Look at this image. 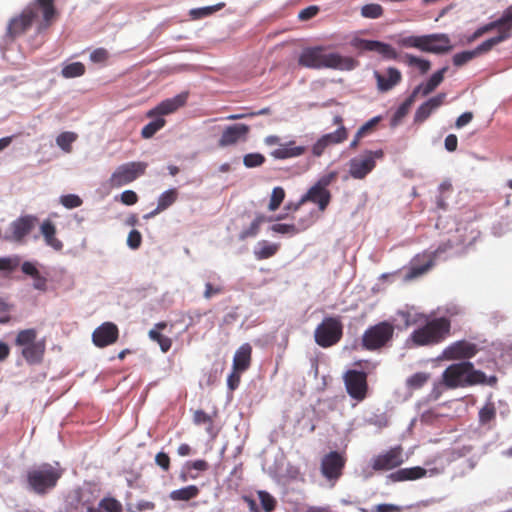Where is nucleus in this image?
<instances>
[{
  "instance_id": "1",
  "label": "nucleus",
  "mask_w": 512,
  "mask_h": 512,
  "mask_svg": "<svg viewBox=\"0 0 512 512\" xmlns=\"http://www.w3.org/2000/svg\"><path fill=\"white\" fill-rule=\"evenodd\" d=\"M298 64L309 69L352 70L358 62L339 53H327L325 46H313L302 50Z\"/></svg>"
},
{
  "instance_id": "2",
  "label": "nucleus",
  "mask_w": 512,
  "mask_h": 512,
  "mask_svg": "<svg viewBox=\"0 0 512 512\" xmlns=\"http://www.w3.org/2000/svg\"><path fill=\"white\" fill-rule=\"evenodd\" d=\"M450 334V319L437 317L427 320L424 325L415 329L410 335V340L417 347L433 346L442 343Z\"/></svg>"
},
{
  "instance_id": "3",
  "label": "nucleus",
  "mask_w": 512,
  "mask_h": 512,
  "mask_svg": "<svg viewBox=\"0 0 512 512\" xmlns=\"http://www.w3.org/2000/svg\"><path fill=\"white\" fill-rule=\"evenodd\" d=\"M483 372L476 370L469 361H461L449 365L442 373L441 384L448 389L465 388L483 381Z\"/></svg>"
},
{
  "instance_id": "4",
  "label": "nucleus",
  "mask_w": 512,
  "mask_h": 512,
  "mask_svg": "<svg viewBox=\"0 0 512 512\" xmlns=\"http://www.w3.org/2000/svg\"><path fill=\"white\" fill-rule=\"evenodd\" d=\"M64 470L57 463H43L28 470L26 479L31 491L38 495H45L53 490L63 475Z\"/></svg>"
},
{
  "instance_id": "5",
  "label": "nucleus",
  "mask_w": 512,
  "mask_h": 512,
  "mask_svg": "<svg viewBox=\"0 0 512 512\" xmlns=\"http://www.w3.org/2000/svg\"><path fill=\"white\" fill-rule=\"evenodd\" d=\"M397 43L402 47L417 48L434 54L447 53L452 49L449 36L443 33L402 37Z\"/></svg>"
},
{
  "instance_id": "6",
  "label": "nucleus",
  "mask_w": 512,
  "mask_h": 512,
  "mask_svg": "<svg viewBox=\"0 0 512 512\" xmlns=\"http://www.w3.org/2000/svg\"><path fill=\"white\" fill-rule=\"evenodd\" d=\"M15 345L21 347V355L29 365L42 363L46 343L37 341V330L34 328L20 330L15 338Z\"/></svg>"
},
{
  "instance_id": "7",
  "label": "nucleus",
  "mask_w": 512,
  "mask_h": 512,
  "mask_svg": "<svg viewBox=\"0 0 512 512\" xmlns=\"http://www.w3.org/2000/svg\"><path fill=\"white\" fill-rule=\"evenodd\" d=\"M343 337V323L339 316L325 317L314 331V340L322 348L332 347Z\"/></svg>"
},
{
  "instance_id": "8",
  "label": "nucleus",
  "mask_w": 512,
  "mask_h": 512,
  "mask_svg": "<svg viewBox=\"0 0 512 512\" xmlns=\"http://www.w3.org/2000/svg\"><path fill=\"white\" fill-rule=\"evenodd\" d=\"M147 166L148 164L142 161H133L119 165L108 180L110 188H120L135 181L145 174Z\"/></svg>"
},
{
  "instance_id": "9",
  "label": "nucleus",
  "mask_w": 512,
  "mask_h": 512,
  "mask_svg": "<svg viewBox=\"0 0 512 512\" xmlns=\"http://www.w3.org/2000/svg\"><path fill=\"white\" fill-rule=\"evenodd\" d=\"M394 326L383 321L369 327L362 336V346L367 350H377L384 347L393 337Z\"/></svg>"
},
{
  "instance_id": "10",
  "label": "nucleus",
  "mask_w": 512,
  "mask_h": 512,
  "mask_svg": "<svg viewBox=\"0 0 512 512\" xmlns=\"http://www.w3.org/2000/svg\"><path fill=\"white\" fill-rule=\"evenodd\" d=\"M367 373L355 369H349L343 374V382L347 394L355 401L362 402L368 396Z\"/></svg>"
},
{
  "instance_id": "11",
  "label": "nucleus",
  "mask_w": 512,
  "mask_h": 512,
  "mask_svg": "<svg viewBox=\"0 0 512 512\" xmlns=\"http://www.w3.org/2000/svg\"><path fill=\"white\" fill-rule=\"evenodd\" d=\"M26 8H32L35 13L37 33L51 27L59 16L54 0H34Z\"/></svg>"
},
{
  "instance_id": "12",
  "label": "nucleus",
  "mask_w": 512,
  "mask_h": 512,
  "mask_svg": "<svg viewBox=\"0 0 512 512\" xmlns=\"http://www.w3.org/2000/svg\"><path fill=\"white\" fill-rule=\"evenodd\" d=\"M404 461L403 448L398 445L375 455L370 460V467L375 472H385L400 467Z\"/></svg>"
},
{
  "instance_id": "13",
  "label": "nucleus",
  "mask_w": 512,
  "mask_h": 512,
  "mask_svg": "<svg viewBox=\"0 0 512 512\" xmlns=\"http://www.w3.org/2000/svg\"><path fill=\"white\" fill-rule=\"evenodd\" d=\"M384 152L367 150L361 157L353 158L349 162V174L354 179H364L376 166V160L382 159Z\"/></svg>"
},
{
  "instance_id": "14",
  "label": "nucleus",
  "mask_w": 512,
  "mask_h": 512,
  "mask_svg": "<svg viewBox=\"0 0 512 512\" xmlns=\"http://www.w3.org/2000/svg\"><path fill=\"white\" fill-rule=\"evenodd\" d=\"M345 465L346 457L337 451H331L322 458L320 469L323 477L334 486L343 475Z\"/></svg>"
},
{
  "instance_id": "15",
  "label": "nucleus",
  "mask_w": 512,
  "mask_h": 512,
  "mask_svg": "<svg viewBox=\"0 0 512 512\" xmlns=\"http://www.w3.org/2000/svg\"><path fill=\"white\" fill-rule=\"evenodd\" d=\"M33 24L36 25L35 13L32 8L25 7L18 16L9 21L6 36L14 40L26 33Z\"/></svg>"
},
{
  "instance_id": "16",
  "label": "nucleus",
  "mask_w": 512,
  "mask_h": 512,
  "mask_svg": "<svg viewBox=\"0 0 512 512\" xmlns=\"http://www.w3.org/2000/svg\"><path fill=\"white\" fill-rule=\"evenodd\" d=\"M479 352V347L467 340H458L451 343L443 351V357L447 360H465L474 357Z\"/></svg>"
},
{
  "instance_id": "17",
  "label": "nucleus",
  "mask_w": 512,
  "mask_h": 512,
  "mask_svg": "<svg viewBox=\"0 0 512 512\" xmlns=\"http://www.w3.org/2000/svg\"><path fill=\"white\" fill-rule=\"evenodd\" d=\"M353 46L361 51H374L380 54L384 59L397 60L399 53L390 44L367 39H356L353 41Z\"/></svg>"
},
{
  "instance_id": "18",
  "label": "nucleus",
  "mask_w": 512,
  "mask_h": 512,
  "mask_svg": "<svg viewBox=\"0 0 512 512\" xmlns=\"http://www.w3.org/2000/svg\"><path fill=\"white\" fill-rule=\"evenodd\" d=\"M119 337V330L116 324L104 322L97 327L92 334V341L95 346L104 348L114 344Z\"/></svg>"
},
{
  "instance_id": "19",
  "label": "nucleus",
  "mask_w": 512,
  "mask_h": 512,
  "mask_svg": "<svg viewBox=\"0 0 512 512\" xmlns=\"http://www.w3.org/2000/svg\"><path fill=\"white\" fill-rule=\"evenodd\" d=\"M332 199V195L329 190H324L315 185L311 186L308 191L301 197L299 203L296 206V209L306 203L311 202L317 205V212L323 213L327 207L329 206Z\"/></svg>"
},
{
  "instance_id": "20",
  "label": "nucleus",
  "mask_w": 512,
  "mask_h": 512,
  "mask_svg": "<svg viewBox=\"0 0 512 512\" xmlns=\"http://www.w3.org/2000/svg\"><path fill=\"white\" fill-rule=\"evenodd\" d=\"M249 126L246 124H234L226 127L218 141L219 147L235 145L240 140H245L249 133Z\"/></svg>"
},
{
  "instance_id": "21",
  "label": "nucleus",
  "mask_w": 512,
  "mask_h": 512,
  "mask_svg": "<svg viewBox=\"0 0 512 512\" xmlns=\"http://www.w3.org/2000/svg\"><path fill=\"white\" fill-rule=\"evenodd\" d=\"M187 101V94H178L173 98L166 99L159 103L155 108L147 112V117L152 118L156 116L168 115L180 107L184 106Z\"/></svg>"
},
{
  "instance_id": "22",
  "label": "nucleus",
  "mask_w": 512,
  "mask_h": 512,
  "mask_svg": "<svg viewBox=\"0 0 512 512\" xmlns=\"http://www.w3.org/2000/svg\"><path fill=\"white\" fill-rule=\"evenodd\" d=\"M374 77L377 82V89L380 92H388L398 85L402 80V74L400 70L394 67H389L386 70V75L379 71H374Z\"/></svg>"
},
{
  "instance_id": "23",
  "label": "nucleus",
  "mask_w": 512,
  "mask_h": 512,
  "mask_svg": "<svg viewBox=\"0 0 512 512\" xmlns=\"http://www.w3.org/2000/svg\"><path fill=\"white\" fill-rule=\"evenodd\" d=\"M445 98V93H439L438 95L428 99L426 102L421 104L415 112L414 122L423 123L425 120H427L435 110L443 105Z\"/></svg>"
},
{
  "instance_id": "24",
  "label": "nucleus",
  "mask_w": 512,
  "mask_h": 512,
  "mask_svg": "<svg viewBox=\"0 0 512 512\" xmlns=\"http://www.w3.org/2000/svg\"><path fill=\"white\" fill-rule=\"evenodd\" d=\"M38 219L34 216H23L11 223L12 238L15 241H21L35 227Z\"/></svg>"
},
{
  "instance_id": "25",
  "label": "nucleus",
  "mask_w": 512,
  "mask_h": 512,
  "mask_svg": "<svg viewBox=\"0 0 512 512\" xmlns=\"http://www.w3.org/2000/svg\"><path fill=\"white\" fill-rule=\"evenodd\" d=\"M482 36L492 30H497L498 34L500 31L508 29L509 36L512 35V6L508 8L503 15L492 22H489L478 28Z\"/></svg>"
},
{
  "instance_id": "26",
  "label": "nucleus",
  "mask_w": 512,
  "mask_h": 512,
  "mask_svg": "<svg viewBox=\"0 0 512 512\" xmlns=\"http://www.w3.org/2000/svg\"><path fill=\"white\" fill-rule=\"evenodd\" d=\"M482 36L492 30H497L498 34L500 31L508 29L509 36L512 35V6L508 8L503 15L492 22H489L478 28Z\"/></svg>"
},
{
  "instance_id": "27",
  "label": "nucleus",
  "mask_w": 512,
  "mask_h": 512,
  "mask_svg": "<svg viewBox=\"0 0 512 512\" xmlns=\"http://www.w3.org/2000/svg\"><path fill=\"white\" fill-rule=\"evenodd\" d=\"M306 152L305 146H297L294 140L286 143H281L278 148L273 150L270 155L279 160L295 158L303 155Z\"/></svg>"
},
{
  "instance_id": "28",
  "label": "nucleus",
  "mask_w": 512,
  "mask_h": 512,
  "mask_svg": "<svg viewBox=\"0 0 512 512\" xmlns=\"http://www.w3.org/2000/svg\"><path fill=\"white\" fill-rule=\"evenodd\" d=\"M426 474V469L420 466H415L410 468L398 469L397 471L389 474L388 478L392 482L413 481L425 477Z\"/></svg>"
},
{
  "instance_id": "29",
  "label": "nucleus",
  "mask_w": 512,
  "mask_h": 512,
  "mask_svg": "<svg viewBox=\"0 0 512 512\" xmlns=\"http://www.w3.org/2000/svg\"><path fill=\"white\" fill-rule=\"evenodd\" d=\"M252 347L249 343H244L235 352L233 357V369L236 371H246L251 365Z\"/></svg>"
},
{
  "instance_id": "30",
  "label": "nucleus",
  "mask_w": 512,
  "mask_h": 512,
  "mask_svg": "<svg viewBox=\"0 0 512 512\" xmlns=\"http://www.w3.org/2000/svg\"><path fill=\"white\" fill-rule=\"evenodd\" d=\"M497 416L495 403L488 400L478 412V422L481 427L492 429Z\"/></svg>"
},
{
  "instance_id": "31",
  "label": "nucleus",
  "mask_w": 512,
  "mask_h": 512,
  "mask_svg": "<svg viewBox=\"0 0 512 512\" xmlns=\"http://www.w3.org/2000/svg\"><path fill=\"white\" fill-rule=\"evenodd\" d=\"M41 233L48 246L52 247L56 251H60L63 248V243L56 238L55 225L50 220H46L42 223Z\"/></svg>"
},
{
  "instance_id": "32",
  "label": "nucleus",
  "mask_w": 512,
  "mask_h": 512,
  "mask_svg": "<svg viewBox=\"0 0 512 512\" xmlns=\"http://www.w3.org/2000/svg\"><path fill=\"white\" fill-rule=\"evenodd\" d=\"M69 498L71 499L69 503L71 510L74 509L75 512H88V507L93 506V502L86 497V493L81 489L74 490Z\"/></svg>"
},
{
  "instance_id": "33",
  "label": "nucleus",
  "mask_w": 512,
  "mask_h": 512,
  "mask_svg": "<svg viewBox=\"0 0 512 512\" xmlns=\"http://www.w3.org/2000/svg\"><path fill=\"white\" fill-rule=\"evenodd\" d=\"M510 37L511 36L508 34V29L500 31V34L485 40L474 49L476 56H480L491 51L494 46L508 40Z\"/></svg>"
},
{
  "instance_id": "34",
  "label": "nucleus",
  "mask_w": 512,
  "mask_h": 512,
  "mask_svg": "<svg viewBox=\"0 0 512 512\" xmlns=\"http://www.w3.org/2000/svg\"><path fill=\"white\" fill-rule=\"evenodd\" d=\"M421 86H417L412 94L398 107L391 119V125L397 126L402 119L408 114L412 104L415 101L416 95L420 92Z\"/></svg>"
},
{
  "instance_id": "35",
  "label": "nucleus",
  "mask_w": 512,
  "mask_h": 512,
  "mask_svg": "<svg viewBox=\"0 0 512 512\" xmlns=\"http://www.w3.org/2000/svg\"><path fill=\"white\" fill-rule=\"evenodd\" d=\"M279 247H280L279 244L269 243L266 240H262V241L258 242V244L254 250V255H255L256 259H258V260L268 259V258L274 256L278 252Z\"/></svg>"
},
{
  "instance_id": "36",
  "label": "nucleus",
  "mask_w": 512,
  "mask_h": 512,
  "mask_svg": "<svg viewBox=\"0 0 512 512\" xmlns=\"http://www.w3.org/2000/svg\"><path fill=\"white\" fill-rule=\"evenodd\" d=\"M266 221H272L271 218H266L263 214H257L248 228L243 229L239 234L240 240H246L258 235L261 225Z\"/></svg>"
},
{
  "instance_id": "37",
  "label": "nucleus",
  "mask_w": 512,
  "mask_h": 512,
  "mask_svg": "<svg viewBox=\"0 0 512 512\" xmlns=\"http://www.w3.org/2000/svg\"><path fill=\"white\" fill-rule=\"evenodd\" d=\"M200 493L196 485H189L177 490H173L169 497L173 501H189L196 498Z\"/></svg>"
},
{
  "instance_id": "38",
  "label": "nucleus",
  "mask_w": 512,
  "mask_h": 512,
  "mask_svg": "<svg viewBox=\"0 0 512 512\" xmlns=\"http://www.w3.org/2000/svg\"><path fill=\"white\" fill-rule=\"evenodd\" d=\"M447 70L448 67H443L442 69L435 72L424 85H420V91L422 92L423 96H427L441 84Z\"/></svg>"
},
{
  "instance_id": "39",
  "label": "nucleus",
  "mask_w": 512,
  "mask_h": 512,
  "mask_svg": "<svg viewBox=\"0 0 512 512\" xmlns=\"http://www.w3.org/2000/svg\"><path fill=\"white\" fill-rule=\"evenodd\" d=\"M178 198V192L175 188L163 192L157 202L158 210H166L173 205Z\"/></svg>"
},
{
  "instance_id": "40",
  "label": "nucleus",
  "mask_w": 512,
  "mask_h": 512,
  "mask_svg": "<svg viewBox=\"0 0 512 512\" xmlns=\"http://www.w3.org/2000/svg\"><path fill=\"white\" fill-rule=\"evenodd\" d=\"M430 379V374L426 372H417L406 380V386L410 390L422 388Z\"/></svg>"
},
{
  "instance_id": "41",
  "label": "nucleus",
  "mask_w": 512,
  "mask_h": 512,
  "mask_svg": "<svg viewBox=\"0 0 512 512\" xmlns=\"http://www.w3.org/2000/svg\"><path fill=\"white\" fill-rule=\"evenodd\" d=\"M165 123L166 121L164 118L157 117L142 128L141 136L145 139L153 137L161 128L164 127Z\"/></svg>"
},
{
  "instance_id": "42",
  "label": "nucleus",
  "mask_w": 512,
  "mask_h": 512,
  "mask_svg": "<svg viewBox=\"0 0 512 512\" xmlns=\"http://www.w3.org/2000/svg\"><path fill=\"white\" fill-rule=\"evenodd\" d=\"M85 65L81 62H73L62 68L61 75L64 78H75L85 74Z\"/></svg>"
},
{
  "instance_id": "43",
  "label": "nucleus",
  "mask_w": 512,
  "mask_h": 512,
  "mask_svg": "<svg viewBox=\"0 0 512 512\" xmlns=\"http://www.w3.org/2000/svg\"><path fill=\"white\" fill-rule=\"evenodd\" d=\"M77 139V134L74 132H62L56 138L57 145L66 153L72 150V143Z\"/></svg>"
},
{
  "instance_id": "44",
  "label": "nucleus",
  "mask_w": 512,
  "mask_h": 512,
  "mask_svg": "<svg viewBox=\"0 0 512 512\" xmlns=\"http://www.w3.org/2000/svg\"><path fill=\"white\" fill-rule=\"evenodd\" d=\"M320 218V213L316 210H311L306 215L300 217L297 221L296 227H298L299 232H304L311 226H313L318 219Z\"/></svg>"
},
{
  "instance_id": "45",
  "label": "nucleus",
  "mask_w": 512,
  "mask_h": 512,
  "mask_svg": "<svg viewBox=\"0 0 512 512\" xmlns=\"http://www.w3.org/2000/svg\"><path fill=\"white\" fill-rule=\"evenodd\" d=\"M404 62L410 67H417L422 74L427 73L431 68L430 61L411 54H405Z\"/></svg>"
},
{
  "instance_id": "46",
  "label": "nucleus",
  "mask_w": 512,
  "mask_h": 512,
  "mask_svg": "<svg viewBox=\"0 0 512 512\" xmlns=\"http://www.w3.org/2000/svg\"><path fill=\"white\" fill-rule=\"evenodd\" d=\"M347 136L348 134L346 128L341 125L336 131L325 134L322 136V138L330 146L344 142L347 139Z\"/></svg>"
},
{
  "instance_id": "47",
  "label": "nucleus",
  "mask_w": 512,
  "mask_h": 512,
  "mask_svg": "<svg viewBox=\"0 0 512 512\" xmlns=\"http://www.w3.org/2000/svg\"><path fill=\"white\" fill-rule=\"evenodd\" d=\"M224 7H225V3L220 2V3H217L212 6H206V7H202V8L192 9L190 11V15L195 19H199V18H203V17H207L209 15H212L213 13L221 10Z\"/></svg>"
},
{
  "instance_id": "48",
  "label": "nucleus",
  "mask_w": 512,
  "mask_h": 512,
  "mask_svg": "<svg viewBox=\"0 0 512 512\" xmlns=\"http://www.w3.org/2000/svg\"><path fill=\"white\" fill-rule=\"evenodd\" d=\"M151 340L157 342L162 352L166 353L172 346L171 338L162 335L159 331L151 329L148 333Z\"/></svg>"
},
{
  "instance_id": "49",
  "label": "nucleus",
  "mask_w": 512,
  "mask_h": 512,
  "mask_svg": "<svg viewBox=\"0 0 512 512\" xmlns=\"http://www.w3.org/2000/svg\"><path fill=\"white\" fill-rule=\"evenodd\" d=\"M383 12V7L377 3L366 4L361 8V15L370 19H377L381 17Z\"/></svg>"
},
{
  "instance_id": "50",
  "label": "nucleus",
  "mask_w": 512,
  "mask_h": 512,
  "mask_svg": "<svg viewBox=\"0 0 512 512\" xmlns=\"http://www.w3.org/2000/svg\"><path fill=\"white\" fill-rule=\"evenodd\" d=\"M193 422L194 424L196 425H207L206 427V431L208 433H211L212 432V428H213V419L212 417L207 414L205 411L203 410H196L194 412V415H193Z\"/></svg>"
},
{
  "instance_id": "51",
  "label": "nucleus",
  "mask_w": 512,
  "mask_h": 512,
  "mask_svg": "<svg viewBox=\"0 0 512 512\" xmlns=\"http://www.w3.org/2000/svg\"><path fill=\"white\" fill-rule=\"evenodd\" d=\"M285 198V191L282 187H275L272 190L268 209L270 211H276Z\"/></svg>"
},
{
  "instance_id": "52",
  "label": "nucleus",
  "mask_w": 512,
  "mask_h": 512,
  "mask_svg": "<svg viewBox=\"0 0 512 512\" xmlns=\"http://www.w3.org/2000/svg\"><path fill=\"white\" fill-rule=\"evenodd\" d=\"M100 508L106 512H122V504L113 497L103 498L99 503Z\"/></svg>"
},
{
  "instance_id": "53",
  "label": "nucleus",
  "mask_w": 512,
  "mask_h": 512,
  "mask_svg": "<svg viewBox=\"0 0 512 512\" xmlns=\"http://www.w3.org/2000/svg\"><path fill=\"white\" fill-rule=\"evenodd\" d=\"M258 497L265 512H272L276 507L275 498L266 491H259Z\"/></svg>"
},
{
  "instance_id": "54",
  "label": "nucleus",
  "mask_w": 512,
  "mask_h": 512,
  "mask_svg": "<svg viewBox=\"0 0 512 512\" xmlns=\"http://www.w3.org/2000/svg\"><path fill=\"white\" fill-rule=\"evenodd\" d=\"M271 230L275 233L287 234L290 236L300 233L296 224L277 223L271 226Z\"/></svg>"
},
{
  "instance_id": "55",
  "label": "nucleus",
  "mask_w": 512,
  "mask_h": 512,
  "mask_svg": "<svg viewBox=\"0 0 512 512\" xmlns=\"http://www.w3.org/2000/svg\"><path fill=\"white\" fill-rule=\"evenodd\" d=\"M20 265L18 256L0 258V271L12 272Z\"/></svg>"
},
{
  "instance_id": "56",
  "label": "nucleus",
  "mask_w": 512,
  "mask_h": 512,
  "mask_svg": "<svg viewBox=\"0 0 512 512\" xmlns=\"http://www.w3.org/2000/svg\"><path fill=\"white\" fill-rule=\"evenodd\" d=\"M476 56L474 49L469 51H462L459 53H456L453 56V64L457 67H461L474 59Z\"/></svg>"
},
{
  "instance_id": "57",
  "label": "nucleus",
  "mask_w": 512,
  "mask_h": 512,
  "mask_svg": "<svg viewBox=\"0 0 512 512\" xmlns=\"http://www.w3.org/2000/svg\"><path fill=\"white\" fill-rule=\"evenodd\" d=\"M381 119H382L381 116H375V117L371 118L369 121H367L365 124H363L358 129V137H365L368 134L372 133L375 130L376 126L381 121Z\"/></svg>"
},
{
  "instance_id": "58",
  "label": "nucleus",
  "mask_w": 512,
  "mask_h": 512,
  "mask_svg": "<svg viewBox=\"0 0 512 512\" xmlns=\"http://www.w3.org/2000/svg\"><path fill=\"white\" fill-rule=\"evenodd\" d=\"M265 162V157L260 153H250L244 156L243 163L248 168L258 167Z\"/></svg>"
},
{
  "instance_id": "59",
  "label": "nucleus",
  "mask_w": 512,
  "mask_h": 512,
  "mask_svg": "<svg viewBox=\"0 0 512 512\" xmlns=\"http://www.w3.org/2000/svg\"><path fill=\"white\" fill-rule=\"evenodd\" d=\"M60 202L64 207L68 209L77 208L82 205V199L75 194H68L62 196Z\"/></svg>"
},
{
  "instance_id": "60",
  "label": "nucleus",
  "mask_w": 512,
  "mask_h": 512,
  "mask_svg": "<svg viewBox=\"0 0 512 512\" xmlns=\"http://www.w3.org/2000/svg\"><path fill=\"white\" fill-rule=\"evenodd\" d=\"M433 266V261L430 259L423 265H415L413 264L410 268L408 277L409 278H416L418 276L423 275L426 273L431 267Z\"/></svg>"
},
{
  "instance_id": "61",
  "label": "nucleus",
  "mask_w": 512,
  "mask_h": 512,
  "mask_svg": "<svg viewBox=\"0 0 512 512\" xmlns=\"http://www.w3.org/2000/svg\"><path fill=\"white\" fill-rule=\"evenodd\" d=\"M337 175L336 171H331L326 175H323L314 185L324 190H328V186L336 180Z\"/></svg>"
},
{
  "instance_id": "62",
  "label": "nucleus",
  "mask_w": 512,
  "mask_h": 512,
  "mask_svg": "<svg viewBox=\"0 0 512 512\" xmlns=\"http://www.w3.org/2000/svg\"><path fill=\"white\" fill-rule=\"evenodd\" d=\"M142 242L141 233L138 230H131L127 237V245L131 249H138Z\"/></svg>"
},
{
  "instance_id": "63",
  "label": "nucleus",
  "mask_w": 512,
  "mask_h": 512,
  "mask_svg": "<svg viewBox=\"0 0 512 512\" xmlns=\"http://www.w3.org/2000/svg\"><path fill=\"white\" fill-rule=\"evenodd\" d=\"M108 58L109 53L105 48H97L90 54V60L94 63H104Z\"/></svg>"
},
{
  "instance_id": "64",
  "label": "nucleus",
  "mask_w": 512,
  "mask_h": 512,
  "mask_svg": "<svg viewBox=\"0 0 512 512\" xmlns=\"http://www.w3.org/2000/svg\"><path fill=\"white\" fill-rule=\"evenodd\" d=\"M138 195L133 190H125L121 193V202L124 205L131 206L138 202Z\"/></svg>"
}]
</instances>
